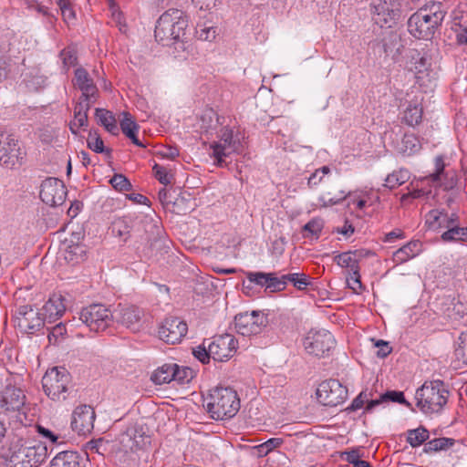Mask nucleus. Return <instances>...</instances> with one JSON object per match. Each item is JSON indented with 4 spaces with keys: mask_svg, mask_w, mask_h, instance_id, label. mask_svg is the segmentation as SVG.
<instances>
[{
    "mask_svg": "<svg viewBox=\"0 0 467 467\" xmlns=\"http://www.w3.org/2000/svg\"><path fill=\"white\" fill-rule=\"evenodd\" d=\"M283 443L280 438H271L266 441L253 447V452L257 457L266 456L269 452L278 448Z\"/></svg>",
    "mask_w": 467,
    "mask_h": 467,
    "instance_id": "obj_42",
    "label": "nucleus"
},
{
    "mask_svg": "<svg viewBox=\"0 0 467 467\" xmlns=\"http://www.w3.org/2000/svg\"><path fill=\"white\" fill-rule=\"evenodd\" d=\"M371 12L380 27H392L400 17V4L398 0H373Z\"/></svg>",
    "mask_w": 467,
    "mask_h": 467,
    "instance_id": "obj_10",
    "label": "nucleus"
},
{
    "mask_svg": "<svg viewBox=\"0 0 467 467\" xmlns=\"http://www.w3.org/2000/svg\"><path fill=\"white\" fill-rule=\"evenodd\" d=\"M208 352L215 361L223 362L234 356L237 348V342L234 336L224 334L213 337L207 340Z\"/></svg>",
    "mask_w": 467,
    "mask_h": 467,
    "instance_id": "obj_14",
    "label": "nucleus"
},
{
    "mask_svg": "<svg viewBox=\"0 0 467 467\" xmlns=\"http://www.w3.org/2000/svg\"><path fill=\"white\" fill-rule=\"evenodd\" d=\"M449 391L441 381L425 382L417 389V407L426 414L440 412L448 401Z\"/></svg>",
    "mask_w": 467,
    "mask_h": 467,
    "instance_id": "obj_6",
    "label": "nucleus"
},
{
    "mask_svg": "<svg viewBox=\"0 0 467 467\" xmlns=\"http://www.w3.org/2000/svg\"><path fill=\"white\" fill-rule=\"evenodd\" d=\"M116 322L132 332H139L145 323V312L137 306H119L116 310Z\"/></svg>",
    "mask_w": 467,
    "mask_h": 467,
    "instance_id": "obj_15",
    "label": "nucleus"
},
{
    "mask_svg": "<svg viewBox=\"0 0 467 467\" xmlns=\"http://www.w3.org/2000/svg\"><path fill=\"white\" fill-rule=\"evenodd\" d=\"M343 455H344L345 460L347 462H348L349 463H352L353 465L361 457V453H360V451L358 449H354V450H351L349 451H345L343 453Z\"/></svg>",
    "mask_w": 467,
    "mask_h": 467,
    "instance_id": "obj_64",
    "label": "nucleus"
},
{
    "mask_svg": "<svg viewBox=\"0 0 467 467\" xmlns=\"http://www.w3.org/2000/svg\"><path fill=\"white\" fill-rule=\"evenodd\" d=\"M188 26L187 16L182 10L169 9L157 21L154 36L157 41L165 44L179 40L185 35Z\"/></svg>",
    "mask_w": 467,
    "mask_h": 467,
    "instance_id": "obj_5",
    "label": "nucleus"
},
{
    "mask_svg": "<svg viewBox=\"0 0 467 467\" xmlns=\"http://www.w3.org/2000/svg\"><path fill=\"white\" fill-rule=\"evenodd\" d=\"M44 317L30 306H20L15 315V321L19 329L26 334H34L44 324Z\"/></svg>",
    "mask_w": 467,
    "mask_h": 467,
    "instance_id": "obj_18",
    "label": "nucleus"
},
{
    "mask_svg": "<svg viewBox=\"0 0 467 467\" xmlns=\"http://www.w3.org/2000/svg\"><path fill=\"white\" fill-rule=\"evenodd\" d=\"M266 289L270 292L281 291L284 289V283L275 275V273H268Z\"/></svg>",
    "mask_w": 467,
    "mask_h": 467,
    "instance_id": "obj_60",
    "label": "nucleus"
},
{
    "mask_svg": "<svg viewBox=\"0 0 467 467\" xmlns=\"http://www.w3.org/2000/svg\"><path fill=\"white\" fill-rule=\"evenodd\" d=\"M218 140L213 141L210 145L212 153L210 156L214 159L217 166H223L225 158L234 153H240L243 145L238 134H234V130L228 126L221 127L217 131Z\"/></svg>",
    "mask_w": 467,
    "mask_h": 467,
    "instance_id": "obj_8",
    "label": "nucleus"
},
{
    "mask_svg": "<svg viewBox=\"0 0 467 467\" xmlns=\"http://www.w3.org/2000/svg\"><path fill=\"white\" fill-rule=\"evenodd\" d=\"M59 6L61 9L63 18L66 22L68 23L75 19V12H74L70 3L66 2V1H60Z\"/></svg>",
    "mask_w": 467,
    "mask_h": 467,
    "instance_id": "obj_61",
    "label": "nucleus"
},
{
    "mask_svg": "<svg viewBox=\"0 0 467 467\" xmlns=\"http://www.w3.org/2000/svg\"><path fill=\"white\" fill-rule=\"evenodd\" d=\"M421 96H415L404 110V120L410 126L419 124L422 119Z\"/></svg>",
    "mask_w": 467,
    "mask_h": 467,
    "instance_id": "obj_28",
    "label": "nucleus"
},
{
    "mask_svg": "<svg viewBox=\"0 0 467 467\" xmlns=\"http://www.w3.org/2000/svg\"><path fill=\"white\" fill-rule=\"evenodd\" d=\"M187 324L178 317L166 318L159 327V337L168 344H177L186 336Z\"/></svg>",
    "mask_w": 467,
    "mask_h": 467,
    "instance_id": "obj_19",
    "label": "nucleus"
},
{
    "mask_svg": "<svg viewBox=\"0 0 467 467\" xmlns=\"http://www.w3.org/2000/svg\"><path fill=\"white\" fill-rule=\"evenodd\" d=\"M447 220H450V214L443 209H433L428 212L425 215V224L429 229L434 232H440L441 229H446Z\"/></svg>",
    "mask_w": 467,
    "mask_h": 467,
    "instance_id": "obj_30",
    "label": "nucleus"
},
{
    "mask_svg": "<svg viewBox=\"0 0 467 467\" xmlns=\"http://www.w3.org/2000/svg\"><path fill=\"white\" fill-rule=\"evenodd\" d=\"M323 229V222L320 219H313L303 227L306 237L317 238Z\"/></svg>",
    "mask_w": 467,
    "mask_h": 467,
    "instance_id": "obj_46",
    "label": "nucleus"
},
{
    "mask_svg": "<svg viewBox=\"0 0 467 467\" xmlns=\"http://www.w3.org/2000/svg\"><path fill=\"white\" fill-rule=\"evenodd\" d=\"M348 196L345 191L340 190L337 193L332 194L330 192H324L318 198L323 207L333 206L345 200Z\"/></svg>",
    "mask_w": 467,
    "mask_h": 467,
    "instance_id": "obj_44",
    "label": "nucleus"
},
{
    "mask_svg": "<svg viewBox=\"0 0 467 467\" xmlns=\"http://www.w3.org/2000/svg\"><path fill=\"white\" fill-rule=\"evenodd\" d=\"M49 467H80V457L73 451H60L52 459Z\"/></svg>",
    "mask_w": 467,
    "mask_h": 467,
    "instance_id": "obj_31",
    "label": "nucleus"
},
{
    "mask_svg": "<svg viewBox=\"0 0 467 467\" xmlns=\"http://www.w3.org/2000/svg\"><path fill=\"white\" fill-rule=\"evenodd\" d=\"M36 428L37 433L41 436L42 439L45 440L43 442H46L49 448L53 447L54 449L56 445L62 442L60 441L63 439L62 436L54 432L49 428L44 427L42 425H36Z\"/></svg>",
    "mask_w": 467,
    "mask_h": 467,
    "instance_id": "obj_43",
    "label": "nucleus"
},
{
    "mask_svg": "<svg viewBox=\"0 0 467 467\" xmlns=\"http://www.w3.org/2000/svg\"><path fill=\"white\" fill-rule=\"evenodd\" d=\"M460 218L457 213H450V220H447L445 227L447 231L441 235V241L445 243L451 242H467V226L461 227L459 225Z\"/></svg>",
    "mask_w": 467,
    "mask_h": 467,
    "instance_id": "obj_23",
    "label": "nucleus"
},
{
    "mask_svg": "<svg viewBox=\"0 0 467 467\" xmlns=\"http://www.w3.org/2000/svg\"><path fill=\"white\" fill-rule=\"evenodd\" d=\"M42 386L47 397L55 401L66 400L72 392L70 375L63 367L48 369L42 379Z\"/></svg>",
    "mask_w": 467,
    "mask_h": 467,
    "instance_id": "obj_7",
    "label": "nucleus"
},
{
    "mask_svg": "<svg viewBox=\"0 0 467 467\" xmlns=\"http://www.w3.org/2000/svg\"><path fill=\"white\" fill-rule=\"evenodd\" d=\"M405 71L410 75L415 84L425 91L431 88L435 82L431 57L427 46L410 49L406 55Z\"/></svg>",
    "mask_w": 467,
    "mask_h": 467,
    "instance_id": "obj_2",
    "label": "nucleus"
},
{
    "mask_svg": "<svg viewBox=\"0 0 467 467\" xmlns=\"http://www.w3.org/2000/svg\"><path fill=\"white\" fill-rule=\"evenodd\" d=\"M208 413L213 420L233 418L240 410V399L232 388L216 387L204 399Z\"/></svg>",
    "mask_w": 467,
    "mask_h": 467,
    "instance_id": "obj_3",
    "label": "nucleus"
},
{
    "mask_svg": "<svg viewBox=\"0 0 467 467\" xmlns=\"http://www.w3.org/2000/svg\"><path fill=\"white\" fill-rule=\"evenodd\" d=\"M112 187L118 191L125 192L131 188L129 180L122 174H115L109 181Z\"/></svg>",
    "mask_w": 467,
    "mask_h": 467,
    "instance_id": "obj_53",
    "label": "nucleus"
},
{
    "mask_svg": "<svg viewBox=\"0 0 467 467\" xmlns=\"http://www.w3.org/2000/svg\"><path fill=\"white\" fill-rule=\"evenodd\" d=\"M24 392L16 387H6L0 394V408L5 410H19L25 404Z\"/></svg>",
    "mask_w": 467,
    "mask_h": 467,
    "instance_id": "obj_24",
    "label": "nucleus"
},
{
    "mask_svg": "<svg viewBox=\"0 0 467 467\" xmlns=\"http://www.w3.org/2000/svg\"><path fill=\"white\" fill-rule=\"evenodd\" d=\"M410 179V172L407 170L400 169L399 171H395L389 174L385 179L384 187L389 188L390 190L395 189Z\"/></svg>",
    "mask_w": 467,
    "mask_h": 467,
    "instance_id": "obj_40",
    "label": "nucleus"
},
{
    "mask_svg": "<svg viewBox=\"0 0 467 467\" xmlns=\"http://www.w3.org/2000/svg\"><path fill=\"white\" fill-rule=\"evenodd\" d=\"M96 117L98 121L105 127V129L113 135H117L119 133V129L117 126V120L111 111L97 109H96Z\"/></svg>",
    "mask_w": 467,
    "mask_h": 467,
    "instance_id": "obj_38",
    "label": "nucleus"
},
{
    "mask_svg": "<svg viewBox=\"0 0 467 467\" xmlns=\"http://www.w3.org/2000/svg\"><path fill=\"white\" fill-rule=\"evenodd\" d=\"M429 431L424 427L409 430L407 431V442L412 448H416L423 444L429 439Z\"/></svg>",
    "mask_w": 467,
    "mask_h": 467,
    "instance_id": "obj_41",
    "label": "nucleus"
},
{
    "mask_svg": "<svg viewBox=\"0 0 467 467\" xmlns=\"http://www.w3.org/2000/svg\"><path fill=\"white\" fill-rule=\"evenodd\" d=\"M65 298L60 294L52 295L43 306L44 319L48 323L56 321L66 311Z\"/></svg>",
    "mask_w": 467,
    "mask_h": 467,
    "instance_id": "obj_25",
    "label": "nucleus"
},
{
    "mask_svg": "<svg viewBox=\"0 0 467 467\" xmlns=\"http://www.w3.org/2000/svg\"><path fill=\"white\" fill-rule=\"evenodd\" d=\"M421 149L420 140L414 134H405L400 145V150L403 154L412 155L419 152Z\"/></svg>",
    "mask_w": 467,
    "mask_h": 467,
    "instance_id": "obj_39",
    "label": "nucleus"
},
{
    "mask_svg": "<svg viewBox=\"0 0 467 467\" xmlns=\"http://www.w3.org/2000/svg\"><path fill=\"white\" fill-rule=\"evenodd\" d=\"M200 120L201 129L207 133H213V131H217L218 128L223 127V122H221V118L213 109H205Z\"/></svg>",
    "mask_w": 467,
    "mask_h": 467,
    "instance_id": "obj_34",
    "label": "nucleus"
},
{
    "mask_svg": "<svg viewBox=\"0 0 467 467\" xmlns=\"http://www.w3.org/2000/svg\"><path fill=\"white\" fill-rule=\"evenodd\" d=\"M266 318L260 311L240 313L234 317V327L238 334L252 336L260 333L265 326Z\"/></svg>",
    "mask_w": 467,
    "mask_h": 467,
    "instance_id": "obj_16",
    "label": "nucleus"
},
{
    "mask_svg": "<svg viewBox=\"0 0 467 467\" xmlns=\"http://www.w3.org/2000/svg\"><path fill=\"white\" fill-rule=\"evenodd\" d=\"M421 252L422 244L419 240H413L394 252L392 261L396 265H401L418 256Z\"/></svg>",
    "mask_w": 467,
    "mask_h": 467,
    "instance_id": "obj_26",
    "label": "nucleus"
},
{
    "mask_svg": "<svg viewBox=\"0 0 467 467\" xmlns=\"http://www.w3.org/2000/svg\"><path fill=\"white\" fill-rule=\"evenodd\" d=\"M84 248L80 245H72L66 250L65 259L73 264L78 263L83 259Z\"/></svg>",
    "mask_w": 467,
    "mask_h": 467,
    "instance_id": "obj_50",
    "label": "nucleus"
},
{
    "mask_svg": "<svg viewBox=\"0 0 467 467\" xmlns=\"http://www.w3.org/2000/svg\"><path fill=\"white\" fill-rule=\"evenodd\" d=\"M121 119L119 120L120 129L132 143L139 147H145V145L137 138L139 131V125L135 122L133 117L127 111L121 113Z\"/></svg>",
    "mask_w": 467,
    "mask_h": 467,
    "instance_id": "obj_27",
    "label": "nucleus"
},
{
    "mask_svg": "<svg viewBox=\"0 0 467 467\" xmlns=\"http://www.w3.org/2000/svg\"><path fill=\"white\" fill-rule=\"evenodd\" d=\"M175 374L173 381L179 384H185L192 379V370L189 368H180L177 364L175 367Z\"/></svg>",
    "mask_w": 467,
    "mask_h": 467,
    "instance_id": "obj_52",
    "label": "nucleus"
},
{
    "mask_svg": "<svg viewBox=\"0 0 467 467\" xmlns=\"http://www.w3.org/2000/svg\"><path fill=\"white\" fill-rule=\"evenodd\" d=\"M112 232L125 242L130 237V228L124 219H117L112 224Z\"/></svg>",
    "mask_w": 467,
    "mask_h": 467,
    "instance_id": "obj_45",
    "label": "nucleus"
},
{
    "mask_svg": "<svg viewBox=\"0 0 467 467\" xmlns=\"http://www.w3.org/2000/svg\"><path fill=\"white\" fill-rule=\"evenodd\" d=\"M153 171L156 179L163 185H168L171 182L172 180V174L170 173L166 168L155 164L153 166Z\"/></svg>",
    "mask_w": 467,
    "mask_h": 467,
    "instance_id": "obj_55",
    "label": "nucleus"
},
{
    "mask_svg": "<svg viewBox=\"0 0 467 467\" xmlns=\"http://www.w3.org/2000/svg\"><path fill=\"white\" fill-rule=\"evenodd\" d=\"M363 255L362 251L345 252L335 257V262L342 268L348 269L349 272L359 269L358 260Z\"/></svg>",
    "mask_w": 467,
    "mask_h": 467,
    "instance_id": "obj_33",
    "label": "nucleus"
},
{
    "mask_svg": "<svg viewBox=\"0 0 467 467\" xmlns=\"http://www.w3.org/2000/svg\"><path fill=\"white\" fill-rule=\"evenodd\" d=\"M466 306L459 299L447 298L442 303V311L444 315L452 320H458L466 314Z\"/></svg>",
    "mask_w": 467,
    "mask_h": 467,
    "instance_id": "obj_32",
    "label": "nucleus"
},
{
    "mask_svg": "<svg viewBox=\"0 0 467 467\" xmlns=\"http://www.w3.org/2000/svg\"><path fill=\"white\" fill-rule=\"evenodd\" d=\"M39 195L42 202L55 207L65 202L67 191L62 181L47 178L41 183Z\"/></svg>",
    "mask_w": 467,
    "mask_h": 467,
    "instance_id": "obj_17",
    "label": "nucleus"
},
{
    "mask_svg": "<svg viewBox=\"0 0 467 467\" xmlns=\"http://www.w3.org/2000/svg\"><path fill=\"white\" fill-rule=\"evenodd\" d=\"M52 451L53 447L49 448L41 441H27L15 444L11 448L9 467H38Z\"/></svg>",
    "mask_w": 467,
    "mask_h": 467,
    "instance_id": "obj_4",
    "label": "nucleus"
},
{
    "mask_svg": "<svg viewBox=\"0 0 467 467\" xmlns=\"http://www.w3.org/2000/svg\"><path fill=\"white\" fill-rule=\"evenodd\" d=\"M455 356L462 363L467 364V331L461 334L459 345L455 349Z\"/></svg>",
    "mask_w": 467,
    "mask_h": 467,
    "instance_id": "obj_48",
    "label": "nucleus"
},
{
    "mask_svg": "<svg viewBox=\"0 0 467 467\" xmlns=\"http://www.w3.org/2000/svg\"><path fill=\"white\" fill-rule=\"evenodd\" d=\"M375 347L378 348L377 350V356L379 358H386L390 352L391 348L389 347V343L383 340H378L375 343Z\"/></svg>",
    "mask_w": 467,
    "mask_h": 467,
    "instance_id": "obj_62",
    "label": "nucleus"
},
{
    "mask_svg": "<svg viewBox=\"0 0 467 467\" xmlns=\"http://www.w3.org/2000/svg\"><path fill=\"white\" fill-rule=\"evenodd\" d=\"M96 414L94 409L89 405H79L72 413V429L79 434L90 432L94 428Z\"/></svg>",
    "mask_w": 467,
    "mask_h": 467,
    "instance_id": "obj_21",
    "label": "nucleus"
},
{
    "mask_svg": "<svg viewBox=\"0 0 467 467\" xmlns=\"http://www.w3.org/2000/svg\"><path fill=\"white\" fill-rule=\"evenodd\" d=\"M348 285L354 292L358 293V290L362 288V284L360 281L359 269L356 271L349 272V275L347 278Z\"/></svg>",
    "mask_w": 467,
    "mask_h": 467,
    "instance_id": "obj_59",
    "label": "nucleus"
},
{
    "mask_svg": "<svg viewBox=\"0 0 467 467\" xmlns=\"http://www.w3.org/2000/svg\"><path fill=\"white\" fill-rule=\"evenodd\" d=\"M61 57L66 67H71L75 65L77 57L71 50H63L61 52Z\"/></svg>",
    "mask_w": 467,
    "mask_h": 467,
    "instance_id": "obj_63",
    "label": "nucleus"
},
{
    "mask_svg": "<svg viewBox=\"0 0 467 467\" xmlns=\"http://www.w3.org/2000/svg\"><path fill=\"white\" fill-rule=\"evenodd\" d=\"M291 278L293 285L299 290L306 289L311 284L310 277L304 273H293Z\"/></svg>",
    "mask_w": 467,
    "mask_h": 467,
    "instance_id": "obj_56",
    "label": "nucleus"
},
{
    "mask_svg": "<svg viewBox=\"0 0 467 467\" xmlns=\"http://www.w3.org/2000/svg\"><path fill=\"white\" fill-rule=\"evenodd\" d=\"M74 86L82 92L80 101H91L97 95L98 88L94 84L93 78L83 67L76 69Z\"/></svg>",
    "mask_w": 467,
    "mask_h": 467,
    "instance_id": "obj_22",
    "label": "nucleus"
},
{
    "mask_svg": "<svg viewBox=\"0 0 467 467\" xmlns=\"http://www.w3.org/2000/svg\"><path fill=\"white\" fill-rule=\"evenodd\" d=\"M335 344L333 335L326 329H311L304 339L306 352L319 358L328 355Z\"/></svg>",
    "mask_w": 467,
    "mask_h": 467,
    "instance_id": "obj_11",
    "label": "nucleus"
},
{
    "mask_svg": "<svg viewBox=\"0 0 467 467\" xmlns=\"http://www.w3.org/2000/svg\"><path fill=\"white\" fill-rule=\"evenodd\" d=\"M67 333L66 327L63 323H59L52 327L48 334V340L50 343L57 344L59 338Z\"/></svg>",
    "mask_w": 467,
    "mask_h": 467,
    "instance_id": "obj_58",
    "label": "nucleus"
},
{
    "mask_svg": "<svg viewBox=\"0 0 467 467\" xmlns=\"http://www.w3.org/2000/svg\"><path fill=\"white\" fill-rule=\"evenodd\" d=\"M455 443L451 438H436L424 443L423 452L427 454L448 451Z\"/></svg>",
    "mask_w": 467,
    "mask_h": 467,
    "instance_id": "obj_36",
    "label": "nucleus"
},
{
    "mask_svg": "<svg viewBox=\"0 0 467 467\" xmlns=\"http://www.w3.org/2000/svg\"><path fill=\"white\" fill-rule=\"evenodd\" d=\"M197 37L203 41H213L216 36V28L212 26H198Z\"/></svg>",
    "mask_w": 467,
    "mask_h": 467,
    "instance_id": "obj_54",
    "label": "nucleus"
},
{
    "mask_svg": "<svg viewBox=\"0 0 467 467\" xmlns=\"http://www.w3.org/2000/svg\"><path fill=\"white\" fill-rule=\"evenodd\" d=\"M445 15L446 9L441 2L428 3L409 18L408 30L418 39H431Z\"/></svg>",
    "mask_w": 467,
    "mask_h": 467,
    "instance_id": "obj_1",
    "label": "nucleus"
},
{
    "mask_svg": "<svg viewBox=\"0 0 467 467\" xmlns=\"http://www.w3.org/2000/svg\"><path fill=\"white\" fill-rule=\"evenodd\" d=\"M192 354L202 364L208 363L210 358H212V356H210V353L208 352L207 340H204L200 346L193 348Z\"/></svg>",
    "mask_w": 467,
    "mask_h": 467,
    "instance_id": "obj_51",
    "label": "nucleus"
},
{
    "mask_svg": "<svg viewBox=\"0 0 467 467\" xmlns=\"http://www.w3.org/2000/svg\"><path fill=\"white\" fill-rule=\"evenodd\" d=\"M91 101H79L74 110V119L69 123L72 133L77 134L81 127L88 124V111L90 109Z\"/></svg>",
    "mask_w": 467,
    "mask_h": 467,
    "instance_id": "obj_29",
    "label": "nucleus"
},
{
    "mask_svg": "<svg viewBox=\"0 0 467 467\" xmlns=\"http://www.w3.org/2000/svg\"><path fill=\"white\" fill-rule=\"evenodd\" d=\"M25 152L18 140L12 135L0 134V164L13 169L23 163Z\"/></svg>",
    "mask_w": 467,
    "mask_h": 467,
    "instance_id": "obj_12",
    "label": "nucleus"
},
{
    "mask_svg": "<svg viewBox=\"0 0 467 467\" xmlns=\"http://www.w3.org/2000/svg\"><path fill=\"white\" fill-rule=\"evenodd\" d=\"M330 172V168L328 166H323L319 169H317L307 179V186L309 188H315L319 185L326 175Z\"/></svg>",
    "mask_w": 467,
    "mask_h": 467,
    "instance_id": "obj_47",
    "label": "nucleus"
},
{
    "mask_svg": "<svg viewBox=\"0 0 467 467\" xmlns=\"http://www.w3.org/2000/svg\"><path fill=\"white\" fill-rule=\"evenodd\" d=\"M79 319L90 331L100 332L108 328L114 319L111 311L102 304H92L83 307Z\"/></svg>",
    "mask_w": 467,
    "mask_h": 467,
    "instance_id": "obj_9",
    "label": "nucleus"
},
{
    "mask_svg": "<svg viewBox=\"0 0 467 467\" xmlns=\"http://www.w3.org/2000/svg\"><path fill=\"white\" fill-rule=\"evenodd\" d=\"M246 277L250 283H254L260 286H265L268 280V273L263 272H246Z\"/></svg>",
    "mask_w": 467,
    "mask_h": 467,
    "instance_id": "obj_57",
    "label": "nucleus"
},
{
    "mask_svg": "<svg viewBox=\"0 0 467 467\" xmlns=\"http://www.w3.org/2000/svg\"><path fill=\"white\" fill-rule=\"evenodd\" d=\"M388 400L404 404L408 408L411 409V404L405 400L403 392L390 390V391H387L386 393L382 394L380 396V399L370 400L366 407V410L371 411L376 406L379 405L383 401H388Z\"/></svg>",
    "mask_w": 467,
    "mask_h": 467,
    "instance_id": "obj_35",
    "label": "nucleus"
},
{
    "mask_svg": "<svg viewBox=\"0 0 467 467\" xmlns=\"http://www.w3.org/2000/svg\"><path fill=\"white\" fill-rule=\"evenodd\" d=\"M88 147L95 152L101 153L104 151V143L97 131H90L88 138Z\"/></svg>",
    "mask_w": 467,
    "mask_h": 467,
    "instance_id": "obj_49",
    "label": "nucleus"
},
{
    "mask_svg": "<svg viewBox=\"0 0 467 467\" xmlns=\"http://www.w3.org/2000/svg\"><path fill=\"white\" fill-rule=\"evenodd\" d=\"M446 163L441 155L436 156L434 159V171L422 179V182L431 183L434 187H442L448 191L455 187L456 180L453 174L449 171H445Z\"/></svg>",
    "mask_w": 467,
    "mask_h": 467,
    "instance_id": "obj_20",
    "label": "nucleus"
},
{
    "mask_svg": "<svg viewBox=\"0 0 467 467\" xmlns=\"http://www.w3.org/2000/svg\"><path fill=\"white\" fill-rule=\"evenodd\" d=\"M176 364H165L155 370L151 379L158 384L162 385L173 381Z\"/></svg>",
    "mask_w": 467,
    "mask_h": 467,
    "instance_id": "obj_37",
    "label": "nucleus"
},
{
    "mask_svg": "<svg viewBox=\"0 0 467 467\" xmlns=\"http://www.w3.org/2000/svg\"><path fill=\"white\" fill-rule=\"evenodd\" d=\"M318 401L324 406L336 407L348 398V389L337 379L321 382L317 389Z\"/></svg>",
    "mask_w": 467,
    "mask_h": 467,
    "instance_id": "obj_13",
    "label": "nucleus"
}]
</instances>
